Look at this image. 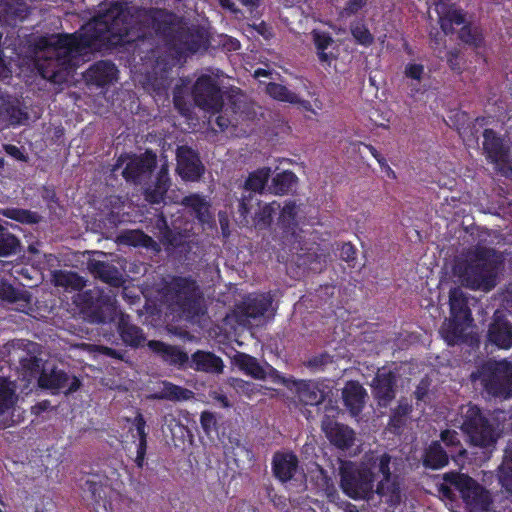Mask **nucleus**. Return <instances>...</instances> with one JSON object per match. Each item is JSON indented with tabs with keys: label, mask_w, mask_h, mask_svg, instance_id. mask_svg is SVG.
I'll return each instance as SVG.
<instances>
[{
	"label": "nucleus",
	"mask_w": 512,
	"mask_h": 512,
	"mask_svg": "<svg viewBox=\"0 0 512 512\" xmlns=\"http://www.w3.org/2000/svg\"><path fill=\"white\" fill-rule=\"evenodd\" d=\"M1 214L11 220L17 221L22 224H36L40 220L37 212L22 208H5Z\"/></svg>",
	"instance_id": "46"
},
{
	"label": "nucleus",
	"mask_w": 512,
	"mask_h": 512,
	"mask_svg": "<svg viewBox=\"0 0 512 512\" xmlns=\"http://www.w3.org/2000/svg\"><path fill=\"white\" fill-rule=\"evenodd\" d=\"M0 298L14 303L21 299V293L12 284L3 282L0 284Z\"/></svg>",
	"instance_id": "55"
},
{
	"label": "nucleus",
	"mask_w": 512,
	"mask_h": 512,
	"mask_svg": "<svg viewBox=\"0 0 512 512\" xmlns=\"http://www.w3.org/2000/svg\"><path fill=\"white\" fill-rule=\"evenodd\" d=\"M483 150L487 159L495 165V169L504 177L512 176V158L510 149L504 144L502 137L493 129L483 131Z\"/></svg>",
	"instance_id": "12"
},
{
	"label": "nucleus",
	"mask_w": 512,
	"mask_h": 512,
	"mask_svg": "<svg viewBox=\"0 0 512 512\" xmlns=\"http://www.w3.org/2000/svg\"><path fill=\"white\" fill-rule=\"evenodd\" d=\"M312 36L317 50H326L333 42L331 35L327 32L314 30Z\"/></svg>",
	"instance_id": "58"
},
{
	"label": "nucleus",
	"mask_w": 512,
	"mask_h": 512,
	"mask_svg": "<svg viewBox=\"0 0 512 512\" xmlns=\"http://www.w3.org/2000/svg\"><path fill=\"white\" fill-rule=\"evenodd\" d=\"M294 385L299 401L304 405L318 406L328 394V386L323 381L300 379Z\"/></svg>",
	"instance_id": "18"
},
{
	"label": "nucleus",
	"mask_w": 512,
	"mask_h": 512,
	"mask_svg": "<svg viewBox=\"0 0 512 512\" xmlns=\"http://www.w3.org/2000/svg\"><path fill=\"white\" fill-rule=\"evenodd\" d=\"M54 282L56 286L81 289L84 285L82 277L76 272L59 270L54 273Z\"/></svg>",
	"instance_id": "48"
},
{
	"label": "nucleus",
	"mask_w": 512,
	"mask_h": 512,
	"mask_svg": "<svg viewBox=\"0 0 512 512\" xmlns=\"http://www.w3.org/2000/svg\"><path fill=\"white\" fill-rule=\"evenodd\" d=\"M487 337L492 344L501 349H510L512 347V324L499 311L494 313Z\"/></svg>",
	"instance_id": "19"
},
{
	"label": "nucleus",
	"mask_w": 512,
	"mask_h": 512,
	"mask_svg": "<svg viewBox=\"0 0 512 512\" xmlns=\"http://www.w3.org/2000/svg\"><path fill=\"white\" fill-rule=\"evenodd\" d=\"M17 399L15 390L9 386L7 379L0 377V416L12 409Z\"/></svg>",
	"instance_id": "47"
},
{
	"label": "nucleus",
	"mask_w": 512,
	"mask_h": 512,
	"mask_svg": "<svg viewBox=\"0 0 512 512\" xmlns=\"http://www.w3.org/2000/svg\"><path fill=\"white\" fill-rule=\"evenodd\" d=\"M472 319L450 317L443 326V337L449 345H455L464 340L466 327Z\"/></svg>",
	"instance_id": "39"
},
{
	"label": "nucleus",
	"mask_w": 512,
	"mask_h": 512,
	"mask_svg": "<svg viewBox=\"0 0 512 512\" xmlns=\"http://www.w3.org/2000/svg\"><path fill=\"white\" fill-rule=\"evenodd\" d=\"M200 424L207 435H210L213 431H217V419L213 412L207 410L203 411L200 415Z\"/></svg>",
	"instance_id": "56"
},
{
	"label": "nucleus",
	"mask_w": 512,
	"mask_h": 512,
	"mask_svg": "<svg viewBox=\"0 0 512 512\" xmlns=\"http://www.w3.org/2000/svg\"><path fill=\"white\" fill-rule=\"evenodd\" d=\"M177 172L185 181H198L205 172L199 154L191 147L180 146L176 153Z\"/></svg>",
	"instance_id": "15"
},
{
	"label": "nucleus",
	"mask_w": 512,
	"mask_h": 512,
	"mask_svg": "<svg viewBox=\"0 0 512 512\" xmlns=\"http://www.w3.org/2000/svg\"><path fill=\"white\" fill-rule=\"evenodd\" d=\"M461 419L460 428L473 446L495 448L500 436L497 424L479 406L469 403L462 411Z\"/></svg>",
	"instance_id": "5"
},
{
	"label": "nucleus",
	"mask_w": 512,
	"mask_h": 512,
	"mask_svg": "<svg viewBox=\"0 0 512 512\" xmlns=\"http://www.w3.org/2000/svg\"><path fill=\"white\" fill-rule=\"evenodd\" d=\"M455 491H457L453 485L447 483L444 480V483H441L438 486V492L443 496V498L448 500H454L455 499Z\"/></svg>",
	"instance_id": "64"
},
{
	"label": "nucleus",
	"mask_w": 512,
	"mask_h": 512,
	"mask_svg": "<svg viewBox=\"0 0 512 512\" xmlns=\"http://www.w3.org/2000/svg\"><path fill=\"white\" fill-rule=\"evenodd\" d=\"M473 381L480 380L483 389L492 397L501 400L512 398V363L506 360L486 362L476 372Z\"/></svg>",
	"instance_id": "7"
},
{
	"label": "nucleus",
	"mask_w": 512,
	"mask_h": 512,
	"mask_svg": "<svg viewBox=\"0 0 512 512\" xmlns=\"http://www.w3.org/2000/svg\"><path fill=\"white\" fill-rule=\"evenodd\" d=\"M272 304L270 294L248 296L243 302V313L250 318L263 316Z\"/></svg>",
	"instance_id": "37"
},
{
	"label": "nucleus",
	"mask_w": 512,
	"mask_h": 512,
	"mask_svg": "<svg viewBox=\"0 0 512 512\" xmlns=\"http://www.w3.org/2000/svg\"><path fill=\"white\" fill-rule=\"evenodd\" d=\"M231 450L230 454L233 457L235 463L239 466L241 463L252 464L255 460V455L251 446L247 443H243L239 439L232 440L230 439Z\"/></svg>",
	"instance_id": "44"
},
{
	"label": "nucleus",
	"mask_w": 512,
	"mask_h": 512,
	"mask_svg": "<svg viewBox=\"0 0 512 512\" xmlns=\"http://www.w3.org/2000/svg\"><path fill=\"white\" fill-rule=\"evenodd\" d=\"M459 38L465 44L480 48L484 44V36L479 27H472L470 24L463 25L459 32Z\"/></svg>",
	"instance_id": "49"
},
{
	"label": "nucleus",
	"mask_w": 512,
	"mask_h": 512,
	"mask_svg": "<svg viewBox=\"0 0 512 512\" xmlns=\"http://www.w3.org/2000/svg\"><path fill=\"white\" fill-rule=\"evenodd\" d=\"M411 411V404L406 401H400L398 405L391 410V415L388 421V427L390 431L394 434H400Z\"/></svg>",
	"instance_id": "42"
},
{
	"label": "nucleus",
	"mask_w": 512,
	"mask_h": 512,
	"mask_svg": "<svg viewBox=\"0 0 512 512\" xmlns=\"http://www.w3.org/2000/svg\"><path fill=\"white\" fill-rule=\"evenodd\" d=\"M371 394L379 408H387L396 398L397 374L383 366L377 369L369 384Z\"/></svg>",
	"instance_id": "13"
},
{
	"label": "nucleus",
	"mask_w": 512,
	"mask_h": 512,
	"mask_svg": "<svg viewBox=\"0 0 512 512\" xmlns=\"http://www.w3.org/2000/svg\"><path fill=\"white\" fill-rule=\"evenodd\" d=\"M133 25L130 3L114 1L102 4L97 15L73 34H58L48 39L41 37L39 48H54L72 60V54L102 46H117L136 42L145 33Z\"/></svg>",
	"instance_id": "1"
},
{
	"label": "nucleus",
	"mask_w": 512,
	"mask_h": 512,
	"mask_svg": "<svg viewBox=\"0 0 512 512\" xmlns=\"http://www.w3.org/2000/svg\"><path fill=\"white\" fill-rule=\"evenodd\" d=\"M182 205L188 208L195 218L202 224L207 223L210 218V202L205 196L199 193H192L182 199Z\"/></svg>",
	"instance_id": "31"
},
{
	"label": "nucleus",
	"mask_w": 512,
	"mask_h": 512,
	"mask_svg": "<svg viewBox=\"0 0 512 512\" xmlns=\"http://www.w3.org/2000/svg\"><path fill=\"white\" fill-rule=\"evenodd\" d=\"M194 397V392L176 385L170 381L161 382L159 390L154 391L148 396L150 400H168L173 402L188 401Z\"/></svg>",
	"instance_id": "29"
},
{
	"label": "nucleus",
	"mask_w": 512,
	"mask_h": 512,
	"mask_svg": "<svg viewBox=\"0 0 512 512\" xmlns=\"http://www.w3.org/2000/svg\"><path fill=\"white\" fill-rule=\"evenodd\" d=\"M165 296L187 319L192 320L203 314L202 293L196 280L191 277L174 276L165 286Z\"/></svg>",
	"instance_id": "6"
},
{
	"label": "nucleus",
	"mask_w": 512,
	"mask_h": 512,
	"mask_svg": "<svg viewBox=\"0 0 512 512\" xmlns=\"http://www.w3.org/2000/svg\"><path fill=\"white\" fill-rule=\"evenodd\" d=\"M29 15L27 5L19 0H0V22L2 25L15 27Z\"/></svg>",
	"instance_id": "27"
},
{
	"label": "nucleus",
	"mask_w": 512,
	"mask_h": 512,
	"mask_svg": "<svg viewBox=\"0 0 512 512\" xmlns=\"http://www.w3.org/2000/svg\"><path fill=\"white\" fill-rule=\"evenodd\" d=\"M392 457L384 452L366 453L363 461L356 464L344 462L340 467V487L354 500H369L377 493L391 506L401 502V480L391 471Z\"/></svg>",
	"instance_id": "2"
},
{
	"label": "nucleus",
	"mask_w": 512,
	"mask_h": 512,
	"mask_svg": "<svg viewBox=\"0 0 512 512\" xmlns=\"http://www.w3.org/2000/svg\"><path fill=\"white\" fill-rule=\"evenodd\" d=\"M298 183V178L292 171L285 170L277 173L269 185L270 193L274 195H287L292 192Z\"/></svg>",
	"instance_id": "38"
},
{
	"label": "nucleus",
	"mask_w": 512,
	"mask_h": 512,
	"mask_svg": "<svg viewBox=\"0 0 512 512\" xmlns=\"http://www.w3.org/2000/svg\"><path fill=\"white\" fill-rule=\"evenodd\" d=\"M87 265L90 273L102 282L116 288L124 284L123 275L115 265L100 260H89Z\"/></svg>",
	"instance_id": "24"
},
{
	"label": "nucleus",
	"mask_w": 512,
	"mask_h": 512,
	"mask_svg": "<svg viewBox=\"0 0 512 512\" xmlns=\"http://www.w3.org/2000/svg\"><path fill=\"white\" fill-rule=\"evenodd\" d=\"M157 166V155L147 149L144 153L131 158L122 171V176L127 182L140 184L150 177Z\"/></svg>",
	"instance_id": "14"
},
{
	"label": "nucleus",
	"mask_w": 512,
	"mask_h": 512,
	"mask_svg": "<svg viewBox=\"0 0 512 512\" xmlns=\"http://www.w3.org/2000/svg\"><path fill=\"white\" fill-rule=\"evenodd\" d=\"M106 488L107 486L98 475H94L93 478L85 481L84 490L90 493L92 500L98 505L103 502V507L106 512H115L112 502L106 500Z\"/></svg>",
	"instance_id": "40"
},
{
	"label": "nucleus",
	"mask_w": 512,
	"mask_h": 512,
	"mask_svg": "<svg viewBox=\"0 0 512 512\" xmlns=\"http://www.w3.org/2000/svg\"><path fill=\"white\" fill-rule=\"evenodd\" d=\"M188 367L198 372L219 374L224 370V363L213 352L197 350L191 355Z\"/></svg>",
	"instance_id": "26"
},
{
	"label": "nucleus",
	"mask_w": 512,
	"mask_h": 512,
	"mask_svg": "<svg viewBox=\"0 0 512 512\" xmlns=\"http://www.w3.org/2000/svg\"><path fill=\"white\" fill-rule=\"evenodd\" d=\"M267 93L274 99L287 103H296L299 101V96L289 90L285 85L271 82L267 85Z\"/></svg>",
	"instance_id": "50"
},
{
	"label": "nucleus",
	"mask_w": 512,
	"mask_h": 512,
	"mask_svg": "<svg viewBox=\"0 0 512 512\" xmlns=\"http://www.w3.org/2000/svg\"><path fill=\"white\" fill-rule=\"evenodd\" d=\"M503 261L502 254L495 248L477 244L457 262L454 270L466 288L489 292L497 285Z\"/></svg>",
	"instance_id": "4"
},
{
	"label": "nucleus",
	"mask_w": 512,
	"mask_h": 512,
	"mask_svg": "<svg viewBox=\"0 0 512 512\" xmlns=\"http://www.w3.org/2000/svg\"><path fill=\"white\" fill-rule=\"evenodd\" d=\"M117 331L122 341L131 347H139L145 341L143 330L131 322L127 314H121L117 324Z\"/></svg>",
	"instance_id": "30"
},
{
	"label": "nucleus",
	"mask_w": 512,
	"mask_h": 512,
	"mask_svg": "<svg viewBox=\"0 0 512 512\" xmlns=\"http://www.w3.org/2000/svg\"><path fill=\"white\" fill-rule=\"evenodd\" d=\"M356 253L357 250L354 245H352L350 242H347L342 244L339 256L343 261L350 263L356 259Z\"/></svg>",
	"instance_id": "61"
},
{
	"label": "nucleus",
	"mask_w": 512,
	"mask_h": 512,
	"mask_svg": "<svg viewBox=\"0 0 512 512\" xmlns=\"http://www.w3.org/2000/svg\"><path fill=\"white\" fill-rule=\"evenodd\" d=\"M46 49L48 55L38 58L35 63L39 75L53 84L66 83L72 70V60L54 48Z\"/></svg>",
	"instance_id": "11"
},
{
	"label": "nucleus",
	"mask_w": 512,
	"mask_h": 512,
	"mask_svg": "<svg viewBox=\"0 0 512 512\" xmlns=\"http://www.w3.org/2000/svg\"><path fill=\"white\" fill-rule=\"evenodd\" d=\"M191 94L195 105L204 111L218 113L224 106L222 89L211 75H200L192 86Z\"/></svg>",
	"instance_id": "9"
},
{
	"label": "nucleus",
	"mask_w": 512,
	"mask_h": 512,
	"mask_svg": "<svg viewBox=\"0 0 512 512\" xmlns=\"http://www.w3.org/2000/svg\"><path fill=\"white\" fill-rule=\"evenodd\" d=\"M440 439L448 448H456L459 456L466 455L467 452L462 447L459 434L455 430L445 429L441 431Z\"/></svg>",
	"instance_id": "52"
},
{
	"label": "nucleus",
	"mask_w": 512,
	"mask_h": 512,
	"mask_svg": "<svg viewBox=\"0 0 512 512\" xmlns=\"http://www.w3.org/2000/svg\"><path fill=\"white\" fill-rule=\"evenodd\" d=\"M367 1L368 0H347L343 7L342 14L348 17L356 15L366 6Z\"/></svg>",
	"instance_id": "59"
},
{
	"label": "nucleus",
	"mask_w": 512,
	"mask_h": 512,
	"mask_svg": "<svg viewBox=\"0 0 512 512\" xmlns=\"http://www.w3.org/2000/svg\"><path fill=\"white\" fill-rule=\"evenodd\" d=\"M280 209V204L277 201H272L261 206V202L258 206H255L252 212H254L253 224L258 230H267L271 227L276 211Z\"/></svg>",
	"instance_id": "35"
},
{
	"label": "nucleus",
	"mask_w": 512,
	"mask_h": 512,
	"mask_svg": "<svg viewBox=\"0 0 512 512\" xmlns=\"http://www.w3.org/2000/svg\"><path fill=\"white\" fill-rule=\"evenodd\" d=\"M118 69L111 61H97L85 73L89 85L105 87L117 79Z\"/></svg>",
	"instance_id": "23"
},
{
	"label": "nucleus",
	"mask_w": 512,
	"mask_h": 512,
	"mask_svg": "<svg viewBox=\"0 0 512 512\" xmlns=\"http://www.w3.org/2000/svg\"><path fill=\"white\" fill-rule=\"evenodd\" d=\"M404 73L406 77L420 81L424 74V66L422 64L409 63L406 65Z\"/></svg>",
	"instance_id": "60"
},
{
	"label": "nucleus",
	"mask_w": 512,
	"mask_h": 512,
	"mask_svg": "<svg viewBox=\"0 0 512 512\" xmlns=\"http://www.w3.org/2000/svg\"><path fill=\"white\" fill-rule=\"evenodd\" d=\"M321 429L328 441L340 450H347L354 444V430L348 425L339 423L327 415H325L321 421Z\"/></svg>",
	"instance_id": "16"
},
{
	"label": "nucleus",
	"mask_w": 512,
	"mask_h": 512,
	"mask_svg": "<svg viewBox=\"0 0 512 512\" xmlns=\"http://www.w3.org/2000/svg\"><path fill=\"white\" fill-rule=\"evenodd\" d=\"M333 362V356L328 352H322L311 356L304 362V366L312 372L324 371L328 364Z\"/></svg>",
	"instance_id": "51"
},
{
	"label": "nucleus",
	"mask_w": 512,
	"mask_h": 512,
	"mask_svg": "<svg viewBox=\"0 0 512 512\" xmlns=\"http://www.w3.org/2000/svg\"><path fill=\"white\" fill-rule=\"evenodd\" d=\"M133 25L145 33L143 38L152 34L162 39L166 45L180 52L196 53L203 44L200 30L187 27L183 17L166 8L131 6Z\"/></svg>",
	"instance_id": "3"
},
{
	"label": "nucleus",
	"mask_w": 512,
	"mask_h": 512,
	"mask_svg": "<svg viewBox=\"0 0 512 512\" xmlns=\"http://www.w3.org/2000/svg\"><path fill=\"white\" fill-rule=\"evenodd\" d=\"M170 186L168 167L164 164L158 171L155 182L144 189V199L150 204H160L164 201Z\"/></svg>",
	"instance_id": "28"
},
{
	"label": "nucleus",
	"mask_w": 512,
	"mask_h": 512,
	"mask_svg": "<svg viewBox=\"0 0 512 512\" xmlns=\"http://www.w3.org/2000/svg\"><path fill=\"white\" fill-rule=\"evenodd\" d=\"M234 363L246 375L257 380L266 379L267 373L257 358L249 354L239 352L234 356Z\"/></svg>",
	"instance_id": "34"
},
{
	"label": "nucleus",
	"mask_w": 512,
	"mask_h": 512,
	"mask_svg": "<svg viewBox=\"0 0 512 512\" xmlns=\"http://www.w3.org/2000/svg\"><path fill=\"white\" fill-rule=\"evenodd\" d=\"M160 221L166 227V231L164 232V239L166 240V242L175 248L183 246V244L185 243L186 235L180 231L169 229L164 216H161Z\"/></svg>",
	"instance_id": "54"
},
{
	"label": "nucleus",
	"mask_w": 512,
	"mask_h": 512,
	"mask_svg": "<svg viewBox=\"0 0 512 512\" xmlns=\"http://www.w3.org/2000/svg\"><path fill=\"white\" fill-rule=\"evenodd\" d=\"M351 34L355 41L365 47H369L374 42V37L369 29L363 24H357L351 27Z\"/></svg>",
	"instance_id": "53"
},
{
	"label": "nucleus",
	"mask_w": 512,
	"mask_h": 512,
	"mask_svg": "<svg viewBox=\"0 0 512 512\" xmlns=\"http://www.w3.org/2000/svg\"><path fill=\"white\" fill-rule=\"evenodd\" d=\"M146 420L142 413L137 412L133 419V427L136 430L138 437V444L136 449V457L134 462L138 468H143L145 465V458L147 453V432H146Z\"/></svg>",
	"instance_id": "33"
},
{
	"label": "nucleus",
	"mask_w": 512,
	"mask_h": 512,
	"mask_svg": "<svg viewBox=\"0 0 512 512\" xmlns=\"http://www.w3.org/2000/svg\"><path fill=\"white\" fill-rule=\"evenodd\" d=\"M298 205L295 200L285 201L284 206L280 210L278 217V225L285 233H294L298 226L297 222Z\"/></svg>",
	"instance_id": "41"
},
{
	"label": "nucleus",
	"mask_w": 512,
	"mask_h": 512,
	"mask_svg": "<svg viewBox=\"0 0 512 512\" xmlns=\"http://www.w3.org/2000/svg\"><path fill=\"white\" fill-rule=\"evenodd\" d=\"M436 11L439 16L440 28L445 35L454 32V25H462L465 23V13L463 9L450 3L448 0H440L436 4Z\"/></svg>",
	"instance_id": "21"
},
{
	"label": "nucleus",
	"mask_w": 512,
	"mask_h": 512,
	"mask_svg": "<svg viewBox=\"0 0 512 512\" xmlns=\"http://www.w3.org/2000/svg\"><path fill=\"white\" fill-rule=\"evenodd\" d=\"M20 247V240L6 227L0 225V257L15 255Z\"/></svg>",
	"instance_id": "45"
},
{
	"label": "nucleus",
	"mask_w": 512,
	"mask_h": 512,
	"mask_svg": "<svg viewBox=\"0 0 512 512\" xmlns=\"http://www.w3.org/2000/svg\"><path fill=\"white\" fill-rule=\"evenodd\" d=\"M173 104L175 109L185 117L190 116L192 112L191 104L185 99L180 92H174L173 95Z\"/></svg>",
	"instance_id": "57"
},
{
	"label": "nucleus",
	"mask_w": 512,
	"mask_h": 512,
	"mask_svg": "<svg viewBox=\"0 0 512 512\" xmlns=\"http://www.w3.org/2000/svg\"><path fill=\"white\" fill-rule=\"evenodd\" d=\"M5 152L13 157L16 160L26 162L28 160V156L17 146L13 144L5 145Z\"/></svg>",
	"instance_id": "63"
},
{
	"label": "nucleus",
	"mask_w": 512,
	"mask_h": 512,
	"mask_svg": "<svg viewBox=\"0 0 512 512\" xmlns=\"http://www.w3.org/2000/svg\"><path fill=\"white\" fill-rule=\"evenodd\" d=\"M20 364L24 370L34 373L39 371L40 359L36 356H26L20 360Z\"/></svg>",
	"instance_id": "62"
},
{
	"label": "nucleus",
	"mask_w": 512,
	"mask_h": 512,
	"mask_svg": "<svg viewBox=\"0 0 512 512\" xmlns=\"http://www.w3.org/2000/svg\"><path fill=\"white\" fill-rule=\"evenodd\" d=\"M39 384L42 387L61 389L64 390L65 394H71L80 388L81 381L76 376L70 378L64 370L53 368L50 373L44 372L41 374Z\"/></svg>",
	"instance_id": "20"
},
{
	"label": "nucleus",
	"mask_w": 512,
	"mask_h": 512,
	"mask_svg": "<svg viewBox=\"0 0 512 512\" xmlns=\"http://www.w3.org/2000/svg\"><path fill=\"white\" fill-rule=\"evenodd\" d=\"M422 463L425 468L438 470L449 463V456L439 441H432L424 450Z\"/></svg>",
	"instance_id": "32"
},
{
	"label": "nucleus",
	"mask_w": 512,
	"mask_h": 512,
	"mask_svg": "<svg viewBox=\"0 0 512 512\" xmlns=\"http://www.w3.org/2000/svg\"><path fill=\"white\" fill-rule=\"evenodd\" d=\"M443 479L454 486L470 510L486 512L490 509L492 499L489 491L469 475L448 472L444 474Z\"/></svg>",
	"instance_id": "8"
},
{
	"label": "nucleus",
	"mask_w": 512,
	"mask_h": 512,
	"mask_svg": "<svg viewBox=\"0 0 512 512\" xmlns=\"http://www.w3.org/2000/svg\"><path fill=\"white\" fill-rule=\"evenodd\" d=\"M450 314L455 318L472 319L468 298L461 288H452L449 292Z\"/></svg>",
	"instance_id": "36"
},
{
	"label": "nucleus",
	"mask_w": 512,
	"mask_h": 512,
	"mask_svg": "<svg viewBox=\"0 0 512 512\" xmlns=\"http://www.w3.org/2000/svg\"><path fill=\"white\" fill-rule=\"evenodd\" d=\"M298 458L292 452H276L272 459V471L281 482L291 480L298 469Z\"/></svg>",
	"instance_id": "25"
},
{
	"label": "nucleus",
	"mask_w": 512,
	"mask_h": 512,
	"mask_svg": "<svg viewBox=\"0 0 512 512\" xmlns=\"http://www.w3.org/2000/svg\"><path fill=\"white\" fill-rule=\"evenodd\" d=\"M149 349L169 366L184 369L189 365V356L180 346L170 345L160 340L148 342Z\"/></svg>",
	"instance_id": "17"
},
{
	"label": "nucleus",
	"mask_w": 512,
	"mask_h": 512,
	"mask_svg": "<svg viewBox=\"0 0 512 512\" xmlns=\"http://www.w3.org/2000/svg\"><path fill=\"white\" fill-rule=\"evenodd\" d=\"M366 398L367 391L358 381L350 380L342 389L343 404L354 417L362 413Z\"/></svg>",
	"instance_id": "22"
},
{
	"label": "nucleus",
	"mask_w": 512,
	"mask_h": 512,
	"mask_svg": "<svg viewBox=\"0 0 512 512\" xmlns=\"http://www.w3.org/2000/svg\"><path fill=\"white\" fill-rule=\"evenodd\" d=\"M271 177L270 167H261L249 173L243 188L248 192L243 194L238 204V213L241 223L248 224L249 217H252V210L258 206L260 200L255 193H262Z\"/></svg>",
	"instance_id": "10"
},
{
	"label": "nucleus",
	"mask_w": 512,
	"mask_h": 512,
	"mask_svg": "<svg viewBox=\"0 0 512 512\" xmlns=\"http://www.w3.org/2000/svg\"><path fill=\"white\" fill-rule=\"evenodd\" d=\"M117 242L127 246L149 248L153 243V239L139 229L123 230L117 236Z\"/></svg>",
	"instance_id": "43"
}]
</instances>
